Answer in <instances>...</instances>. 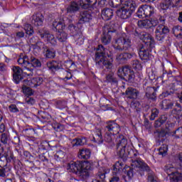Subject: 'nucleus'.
<instances>
[{
  "label": "nucleus",
  "instance_id": "1",
  "mask_svg": "<svg viewBox=\"0 0 182 182\" xmlns=\"http://www.w3.org/2000/svg\"><path fill=\"white\" fill-rule=\"evenodd\" d=\"M113 38L112 48L114 50L123 52L132 49V36L130 34L122 33L119 34L117 30L109 26L104 28V32L101 37V42L103 45H109L112 42Z\"/></svg>",
  "mask_w": 182,
  "mask_h": 182
},
{
  "label": "nucleus",
  "instance_id": "2",
  "mask_svg": "<svg viewBox=\"0 0 182 182\" xmlns=\"http://www.w3.org/2000/svg\"><path fill=\"white\" fill-rule=\"evenodd\" d=\"M159 23H160L159 25ZM166 18L164 16H158L156 18H151L150 20H141L138 21V26L139 28H145L149 29L151 26H157L155 30V39L159 43H163L166 40V35L170 33V29L167 26H165Z\"/></svg>",
  "mask_w": 182,
  "mask_h": 182
},
{
  "label": "nucleus",
  "instance_id": "3",
  "mask_svg": "<svg viewBox=\"0 0 182 182\" xmlns=\"http://www.w3.org/2000/svg\"><path fill=\"white\" fill-rule=\"evenodd\" d=\"M95 65L100 69H108L109 70L113 68V60H108L107 58H112V55L107 53V50L105 49L102 45H99L95 53Z\"/></svg>",
  "mask_w": 182,
  "mask_h": 182
},
{
  "label": "nucleus",
  "instance_id": "4",
  "mask_svg": "<svg viewBox=\"0 0 182 182\" xmlns=\"http://www.w3.org/2000/svg\"><path fill=\"white\" fill-rule=\"evenodd\" d=\"M17 62L20 66L23 68L25 72L24 73L27 75V76H33V69L31 68H41L42 66V63L39 59L35 57H31L30 60L28 55L25 54H21L18 56Z\"/></svg>",
  "mask_w": 182,
  "mask_h": 182
},
{
  "label": "nucleus",
  "instance_id": "5",
  "mask_svg": "<svg viewBox=\"0 0 182 182\" xmlns=\"http://www.w3.org/2000/svg\"><path fill=\"white\" fill-rule=\"evenodd\" d=\"M67 170L77 175L80 180H86L89 177V170H90V164L87 161H77L71 162L67 166Z\"/></svg>",
  "mask_w": 182,
  "mask_h": 182
},
{
  "label": "nucleus",
  "instance_id": "6",
  "mask_svg": "<svg viewBox=\"0 0 182 182\" xmlns=\"http://www.w3.org/2000/svg\"><path fill=\"white\" fill-rule=\"evenodd\" d=\"M105 135L104 137L105 141L109 144V149H113L114 142L112 136L119 134L120 133V126L114 122H107L105 127Z\"/></svg>",
  "mask_w": 182,
  "mask_h": 182
},
{
  "label": "nucleus",
  "instance_id": "7",
  "mask_svg": "<svg viewBox=\"0 0 182 182\" xmlns=\"http://www.w3.org/2000/svg\"><path fill=\"white\" fill-rule=\"evenodd\" d=\"M131 166L132 168H129V170L127 171V176L128 177V180H130L134 173V168H136V171L140 170L141 171H146L149 174H151L153 172L151 169H150V166L146 164V162L143 161V160L140 158H133L131 159Z\"/></svg>",
  "mask_w": 182,
  "mask_h": 182
},
{
  "label": "nucleus",
  "instance_id": "8",
  "mask_svg": "<svg viewBox=\"0 0 182 182\" xmlns=\"http://www.w3.org/2000/svg\"><path fill=\"white\" fill-rule=\"evenodd\" d=\"M129 147H130V146L127 142V139L124 138V136L119 135V137L117 138V154L123 161H126L127 157H129V151L126 152V150H129Z\"/></svg>",
  "mask_w": 182,
  "mask_h": 182
},
{
  "label": "nucleus",
  "instance_id": "9",
  "mask_svg": "<svg viewBox=\"0 0 182 182\" xmlns=\"http://www.w3.org/2000/svg\"><path fill=\"white\" fill-rule=\"evenodd\" d=\"M137 5L133 1H128L123 3L120 9L117 10V14L121 19H129L136 11Z\"/></svg>",
  "mask_w": 182,
  "mask_h": 182
},
{
  "label": "nucleus",
  "instance_id": "10",
  "mask_svg": "<svg viewBox=\"0 0 182 182\" xmlns=\"http://www.w3.org/2000/svg\"><path fill=\"white\" fill-rule=\"evenodd\" d=\"M164 171L169 176L171 182L182 181V164L179 168H176L173 164H167L164 166Z\"/></svg>",
  "mask_w": 182,
  "mask_h": 182
},
{
  "label": "nucleus",
  "instance_id": "11",
  "mask_svg": "<svg viewBox=\"0 0 182 182\" xmlns=\"http://www.w3.org/2000/svg\"><path fill=\"white\" fill-rule=\"evenodd\" d=\"M43 83V78L42 77H36L33 79L24 80L23 81V92L26 96H32L33 95V91L31 87H36V86H41ZM28 86H30L28 87Z\"/></svg>",
  "mask_w": 182,
  "mask_h": 182
},
{
  "label": "nucleus",
  "instance_id": "12",
  "mask_svg": "<svg viewBox=\"0 0 182 182\" xmlns=\"http://www.w3.org/2000/svg\"><path fill=\"white\" fill-rule=\"evenodd\" d=\"M65 29V21H55L53 22V30L58 31L57 39L61 43H65L68 41V33L63 31Z\"/></svg>",
  "mask_w": 182,
  "mask_h": 182
},
{
  "label": "nucleus",
  "instance_id": "13",
  "mask_svg": "<svg viewBox=\"0 0 182 182\" xmlns=\"http://www.w3.org/2000/svg\"><path fill=\"white\" fill-rule=\"evenodd\" d=\"M118 76L126 80V82H133L134 80V72L129 66H124L118 69Z\"/></svg>",
  "mask_w": 182,
  "mask_h": 182
},
{
  "label": "nucleus",
  "instance_id": "14",
  "mask_svg": "<svg viewBox=\"0 0 182 182\" xmlns=\"http://www.w3.org/2000/svg\"><path fill=\"white\" fill-rule=\"evenodd\" d=\"M155 14L154 7L149 5H144L139 8L136 12V16L142 19L143 18H151V16H154Z\"/></svg>",
  "mask_w": 182,
  "mask_h": 182
},
{
  "label": "nucleus",
  "instance_id": "15",
  "mask_svg": "<svg viewBox=\"0 0 182 182\" xmlns=\"http://www.w3.org/2000/svg\"><path fill=\"white\" fill-rule=\"evenodd\" d=\"M153 47H150V45H145L140 44L138 46V51L140 59L141 60H149L151 59V54H150V50Z\"/></svg>",
  "mask_w": 182,
  "mask_h": 182
},
{
  "label": "nucleus",
  "instance_id": "16",
  "mask_svg": "<svg viewBox=\"0 0 182 182\" xmlns=\"http://www.w3.org/2000/svg\"><path fill=\"white\" fill-rule=\"evenodd\" d=\"M134 35L135 36H138L141 41H144L146 46L149 45V48H154V40L149 34L144 32L139 33L138 31H135Z\"/></svg>",
  "mask_w": 182,
  "mask_h": 182
},
{
  "label": "nucleus",
  "instance_id": "17",
  "mask_svg": "<svg viewBox=\"0 0 182 182\" xmlns=\"http://www.w3.org/2000/svg\"><path fill=\"white\" fill-rule=\"evenodd\" d=\"M38 35L43 39H46L48 42H50L53 45V46H56L58 43V42L56 41V38H55V36L53 34H50V33H49V31L45 28L39 30Z\"/></svg>",
  "mask_w": 182,
  "mask_h": 182
},
{
  "label": "nucleus",
  "instance_id": "18",
  "mask_svg": "<svg viewBox=\"0 0 182 182\" xmlns=\"http://www.w3.org/2000/svg\"><path fill=\"white\" fill-rule=\"evenodd\" d=\"M180 2L181 0H164L160 4L159 8L163 11H167L168 8L180 6Z\"/></svg>",
  "mask_w": 182,
  "mask_h": 182
},
{
  "label": "nucleus",
  "instance_id": "19",
  "mask_svg": "<svg viewBox=\"0 0 182 182\" xmlns=\"http://www.w3.org/2000/svg\"><path fill=\"white\" fill-rule=\"evenodd\" d=\"M134 58V53H129V52H124L122 53H119L116 57V60L118 62V63H127L128 60H130V59Z\"/></svg>",
  "mask_w": 182,
  "mask_h": 182
},
{
  "label": "nucleus",
  "instance_id": "20",
  "mask_svg": "<svg viewBox=\"0 0 182 182\" xmlns=\"http://www.w3.org/2000/svg\"><path fill=\"white\" fill-rule=\"evenodd\" d=\"M40 50H43V55L47 59H54L56 56V51L53 48L48 47V46L43 44V46L40 48Z\"/></svg>",
  "mask_w": 182,
  "mask_h": 182
},
{
  "label": "nucleus",
  "instance_id": "21",
  "mask_svg": "<svg viewBox=\"0 0 182 182\" xmlns=\"http://www.w3.org/2000/svg\"><path fill=\"white\" fill-rule=\"evenodd\" d=\"M145 97L150 102H156L157 100V94L156 93V87H147L145 91Z\"/></svg>",
  "mask_w": 182,
  "mask_h": 182
},
{
  "label": "nucleus",
  "instance_id": "22",
  "mask_svg": "<svg viewBox=\"0 0 182 182\" xmlns=\"http://www.w3.org/2000/svg\"><path fill=\"white\" fill-rule=\"evenodd\" d=\"M123 95H126L128 99H132L133 100H136V99L139 97L140 92H139V90H137V89L136 88L129 87L126 90L125 93L124 92Z\"/></svg>",
  "mask_w": 182,
  "mask_h": 182
},
{
  "label": "nucleus",
  "instance_id": "23",
  "mask_svg": "<svg viewBox=\"0 0 182 182\" xmlns=\"http://www.w3.org/2000/svg\"><path fill=\"white\" fill-rule=\"evenodd\" d=\"M46 66L53 73H55L56 71L59 70L62 68V64L59 61L52 60L46 63Z\"/></svg>",
  "mask_w": 182,
  "mask_h": 182
},
{
  "label": "nucleus",
  "instance_id": "24",
  "mask_svg": "<svg viewBox=\"0 0 182 182\" xmlns=\"http://www.w3.org/2000/svg\"><path fill=\"white\" fill-rule=\"evenodd\" d=\"M13 79L16 83H19L22 79H23V76H22V73H23V71L22 70V68L19 67H14L13 68Z\"/></svg>",
  "mask_w": 182,
  "mask_h": 182
},
{
  "label": "nucleus",
  "instance_id": "25",
  "mask_svg": "<svg viewBox=\"0 0 182 182\" xmlns=\"http://www.w3.org/2000/svg\"><path fill=\"white\" fill-rule=\"evenodd\" d=\"M173 106H174V101L170 99L163 100L159 103V107H161V110H164L165 112H167V110H170L171 109H173Z\"/></svg>",
  "mask_w": 182,
  "mask_h": 182
},
{
  "label": "nucleus",
  "instance_id": "26",
  "mask_svg": "<svg viewBox=\"0 0 182 182\" xmlns=\"http://www.w3.org/2000/svg\"><path fill=\"white\" fill-rule=\"evenodd\" d=\"M31 22L36 26H41L43 23V15L40 13L33 15Z\"/></svg>",
  "mask_w": 182,
  "mask_h": 182
},
{
  "label": "nucleus",
  "instance_id": "27",
  "mask_svg": "<svg viewBox=\"0 0 182 182\" xmlns=\"http://www.w3.org/2000/svg\"><path fill=\"white\" fill-rule=\"evenodd\" d=\"M29 43L34 49L41 50L43 45H45V43L39 41V38L38 37H32L31 38H30Z\"/></svg>",
  "mask_w": 182,
  "mask_h": 182
},
{
  "label": "nucleus",
  "instance_id": "28",
  "mask_svg": "<svg viewBox=\"0 0 182 182\" xmlns=\"http://www.w3.org/2000/svg\"><path fill=\"white\" fill-rule=\"evenodd\" d=\"M102 18L104 21H110L112 18H113V9H104L102 11Z\"/></svg>",
  "mask_w": 182,
  "mask_h": 182
},
{
  "label": "nucleus",
  "instance_id": "29",
  "mask_svg": "<svg viewBox=\"0 0 182 182\" xmlns=\"http://www.w3.org/2000/svg\"><path fill=\"white\" fill-rule=\"evenodd\" d=\"M97 0H80L79 4L83 9H87L93 5H96Z\"/></svg>",
  "mask_w": 182,
  "mask_h": 182
},
{
  "label": "nucleus",
  "instance_id": "30",
  "mask_svg": "<svg viewBox=\"0 0 182 182\" xmlns=\"http://www.w3.org/2000/svg\"><path fill=\"white\" fill-rule=\"evenodd\" d=\"M109 170H104L102 172H98L96 176V179L92 182H105L106 181V174L109 173Z\"/></svg>",
  "mask_w": 182,
  "mask_h": 182
},
{
  "label": "nucleus",
  "instance_id": "31",
  "mask_svg": "<svg viewBox=\"0 0 182 182\" xmlns=\"http://www.w3.org/2000/svg\"><path fill=\"white\" fill-rule=\"evenodd\" d=\"M90 11H84L80 14V22H90L92 19Z\"/></svg>",
  "mask_w": 182,
  "mask_h": 182
},
{
  "label": "nucleus",
  "instance_id": "32",
  "mask_svg": "<svg viewBox=\"0 0 182 182\" xmlns=\"http://www.w3.org/2000/svg\"><path fill=\"white\" fill-rule=\"evenodd\" d=\"M167 119H168V117L166 114L161 115L158 119H156L154 122V127L156 129H159V127H161L166 122H167Z\"/></svg>",
  "mask_w": 182,
  "mask_h": 182
},
{
  "label": "nucleus",
  "instance_id": "33",
  "mask_svg": "<svg viewBox=\"0 0 182 182\" xmlns=\"http://www.w3.org/2000/svg\"><path fill=\"white\" fill-rule=\"evenodd\" d=\"M106 80L108 83H111V85H114L115 86H117V83L119 82L113 72L109 73L106 75Z\"/></svg>",
  "mask_w": 182,
  "mask_h": 182
},
{
  "label": "nucleus",
  "instance_id": "34",
  "mask_svg": "<svg viewBox=\"0 0 182 182\" xmlns=\"http://www.w3.org/2000/svg\"><path fill=\"white\" fill-rule=\"evenodd\" d=\"M79 159H83L84 160H87L90 159V150L87 149H80L78 153Z\"/></svg>",
  "mask_w": 182,
  "mask_h": 182
},
{
  "label": "nucleus",
  "instance_id": "35",
  "mask_svg": "<svg viewBox=\"0 0 182 182\" xmlns=\"http://www.w3.org/2000/svg\"><path fill=\"white\" fill-rule=\"evenodd\" d=\"M87 140L85 137L82 138H75L72 140L71 143L73 144V147H75V146H83L86 144Z\"/></svg>",
  "mask_w": 182,
  "mask_h": 182
},
{
  "label": "nucleus",
  "instance_id": "36",
  "mask_svg": "<svg viewBox=\"0 0 182 182\" xmlns=\"http://www.w3.org/2000/svg\"><path fill=\"white\" fill-rule=\"evenodd\" d=\"M79 11V4L76 2H71L70 6L67 8L68 14H75V12H77Z\"/></svg>",
  "mask_w": 182,
  "mask_h": 182
},
{
  "label": "nucleus",
  "instance_id": "37",
  "mask_svg": "<svg viewBox=\"0 0 182 182\" xmlns=\"http://www.w3.org/2000/svg\"><path fill=\"white\" fill-rule=\"evenodd\" d=\"M0 141L2 144H6L9 146V143L11 141V138L9 137V134L7 133H3L0 134Z\"/></svg>",
  "mask_w": 182,
  "mask_h": 182
},
{
  "label": "nucleus",
  "instance_id": "38",
  "mask_svg": "<svg viewBox=\"0 0 182 182\" xmlns=\"http://www.w3.org/2000/svg\"><path fill=\"white\" fill-rule=\"evenodd\" d=\"M124 2H129V1H124V0H111L109 1V5L112 8H119V6H123V4Z\"/></svg>",
  "mask_w": 182,
  "mask_h": 182
},
{
  "label": "nucleus",
  "instance_id": "39",
  "mask_svg": "<svg viewBox=\"0 0 182 182\" xmlns=\"http://www.w3.org/2000/svg\"><path fill=\"white\" fill-rule=\"evenodd\" d=\"M69 25H68V29L70 31L71 33H73L75 36V35H77V31H79V28L76 26H75L73 23H72V20H68Z\"/></svg>",
  "mask_w": 182,
  "mask_h": 182
},
{
  "label": "nucleus",
  "instance_id": "40",
  "mask_svg": "<svg viewBox=\"0 0 182 182\" xmlns=\"http://www.w3.org/2000/svg\"><path fill=\"white\" fill-rule=\"evenodd\" d=\"M94 141L98 144H102L103 143V136H102V132L99 130L95 134V136L93 137Z\"/></svg>",
  "mask_w": 182,
  "mask_h": 182
},
{
  "label": "nucleus",
  "instance_id": "41",
  "mask_svg": "<svg viewBox=\"0 0 182 182\" xmlns=\"http://www.w3.org/2000/svg\"><path fill=\"white\" fill-rule=\"evenodd\" d=\"M4 158L7 162L12 161L14 159V154H12V152L11 151V147L7 146V151L4 153Z\"/></svg>",
  "mask_w": 182,
  "mask_h": 182
},
{
  "label": "nucleus",
  "instance_id": "42",
  "mask_svg": "<svg viewBox=\"0 0 182 182\" xmlns=\"http://www.w3.org/2000/svg\"><path fill=\"white\" fill-rule=\"evenodd\" d=\"M168 134V131H166L165 129H162L161 131L159 129L154 131V135L156 137H166V136H167Z\"/></svg>",
  "mask_w": 182,
  "mask_h": 182
},
{
  "label": "nucleus",
  "instance_id": "43",
  "mask_svg": "<svg viewBox=\"0 0 182 182\" xmlns=\"http://www.w3.org/2000/svg\"><path fill=\"white\" fill-rule=\"evenodd\" d=\"M120 181V172L113 171L112 177L109 179V182H119Z\"/></svg>",
  "mask_w": 182,
  "mask_h": 182
},
{
  "label": "nucleus",
  "instance_id": "44",
  "mask_svg": "<svg viewBox=\"0 0 182 182\" xmlns=\"http://www.w3.org/2000/svg\"><path fill=\"white\" fill-rule=\"evenodd\" d=\"M24 31H26V35H28V36L33 35V28L31 24H25Z\"/></svg>",
  "mask_w": 182,
  "mask_h": 182
},
{
  "label": "nucleus",
  "instance_id": "45",
  "mask_svg": "<svg viewBox=\"0 0 182 182\" xmlns=\"http://www.w3.org/2000/svg\"><path fill=\"white\" fill-rule=\"evenodd\" d=\"M168 151V146L166 144H163L160 148H159V154L160 156H167V151Z\"/></svg>",
  "mask_w": 182,
  "mask_h": 182
},
{
  "label": "nucleus",
  "instance_id": "46",
  "mask_svg": "<svg viewBox=\"0 0 182 182\" xmlns=\"http://www.w3.org/2000/svg\"><path fill=\"white\" fill-rule=\"evenodd\" d=\"M132 68L135 70H141L142 66L141 63H140V61L137 60H134L132 62Z\"/></svg>",
  "mask_w": 182,
  "mask_h": 182
},
{
  "label": "nucleus",
  "instance_id": "47",
  "mask_svg": "<svg viewBox=\"0 0 182 182\" xmlns=\"http://www.w3.org/2000/svg\"><path fill=\"white\" fill-rule=\"evenodd\" d=\"M75 41L77 43V45H82V43L85 42V40L83 39V36L80 34H75L74 36Z\"/></svg>",
  "mask_w": 182,
  "mask_h": 182
},
{
  "label": "nucleus",
  "instance_id": "48",
  "mask_svg": "<svg viewBox=\"0 0 182 182\" xmlns=\"http://www.w3.org/2000/svg\"><path fill=\"white\" fill-rule=\"evenodd\" d=\"M57 107L58 109H65V107H68V102L66 101L63 100H58L56 102Z\"/></svg>",
  "mask_w": 182,
  "mask_h": 182
},
{
  "label": "nucleus",
  "instance_id": "49",
  "mask_svg": "<svg viewBox=\"0 0 182 182\" xmlns=\"http://www.w3.org/2000/svg\"><path fill=\"white\" fill-rule=\"evenodd\" d=\"M159 111L157 108H154L151 109V114L149 117L150 120H154L157 116H159Z\"/></svg>",
  "mask_w": 182,
  "mask_h": 182
},
{
  "label": "nucleus",
  "instance_id": "50",
  "mask_svg": "<svg viewBox=\"0 0 182 182\" xmlns=\"http://www.w3.org/2000/svg\"><path fill=\"white\" fill-rule=\"evenodd\" d=\"M182 27L179 26H175L173 28V33L176 38H178V36L180 35V32L181 31Z\"/></svg>",
  "mask_w": 182,
  "mask_h": 182
},
{
  "label": "nucleus",
  "instance_id": "51",
  "mask_svg": "<svg viewBox=\"0 0 182 182\" xmlns=\"http://www.w3.org/2000/svg\"><path fill=\"white\" fill-rule=\"evenodd\" d=\"M122 168H123V163L118 161L114 165L113 171H119L120 173Z\"/></svg>",
  "mask_w": 182,
  "mask_h": 182
},
{
  "label": "nucleus",
  "instance_id": "52",
  "mask_svg": "<svg viewBox=\"0 0 182 182\" xmlns=\"http://www.w3.org/2000/svg\"><path fill=\"white\" fill-rule=\"evenodd\" d=\"M173 136H175L176 139H180L182 137V127H179L176 131H174Z\"/></svg>",
  "mask_w": 182,
  "mask_h": 182
},
{
  "label": "nucleus",
  "instance_id": "53",
  "mask_svg": "<svg viewBox=\"0 0 182 182\" xmlns=\"http://www.w3.org/2000/svg\"><path fill=\"white\" fill-rule=\"evenodd\" d=\"M65 158V152L63 151H58L55 155V160H62V159Z\"/></svg>",
  "mask_w": 182,
  "mask_h": 182
},
{
  "label": "nucleus",
  "instance_id": "54",
  "mask_svg": "<svg viewBox=\"0 0 182 182\" xmlns=\"http://www.w3.org/2000/svg\"><path fill=\"white\" fill-rule=\"evenodd\" d=\"M172 127H174V123L173 122H167L165 125V129L168 133H170L171 132Z\"/></svg>",
  "mask_w": 182,
  "mask_h": 182
},
{
  "label": "nucleus",
  "instance_id": "55",
  "mask_svg": "<svg viewBox=\"0 0 182 182\" xmlns=\"http://www.w3.org/2000/svg\"><path fill=\"white\" fill-rule=\"evenodd\" d=\"M9 110L13 113H18V112H19V109L15 105H11L9 107Z\"/></svg>",
  "mask_w": 182,
  "mask_h": 182
},
{
  "label": "nucleus",
  "instance_id": "56",
  "mask_svg": "<svg viewBox=\"0 0 182 182\" xmlns=\"http://www.w3.org/2000/svg\"><path fill=\"white\" fill-rule=\"evenodd\" d=\"M25 102L27 103V105H35V99L32 97H27L25 99Z\"/></svg>",
  "mask_w": 182,
  "mask_h": 182
},
{
  "label": "nucleus",
  "instance_id": "57",
  "mask_svg": "<svg viewBox=\"0 0 182 182\" xmlns=\"http://www.w3.org/2000/svg\"><path fill=\"white\" fill-rule=\"evenodd\" d=\"M148 181L149 182H157V180H156V177H154V175L152 173L148 174Z\"/></svg>",
  "mask_w": 182,
  "mask_h": 182
},
{
  "label": "nucleus",
  "instance_id": "58",
  "mask_svg": "<svg viewBox=\"0 0 182 182\" xmlns=\"http://www.w3.org/2000/svg\"><path fill=\"white\" fill-rule=\"evenodd\" d=\"M6 151H8V149H6V151H5V149H4V147L0 145V156H1V157L0 158V163L2 161V160L1 159H4V154H5V153H6Z\"/></svg>",
  "mask_w": 182,
  "mask_h": 182
},
{
  "label": "nucleus",
  "instance_id": "59",
  "mask_svg": "<svg viewBox=\"0 0 182 182\" xmlns=\"http://www.w3.org/2000/svg\"><path fill=\"white\" fill-rule=\"evenodd\" d=\"M25 36V33L23 31H18L16 34V38L17 39H21Z\"/></svg>",
  "mask_w": 182,
  "mask_h": 182
},
{
  "label": "nucleus",
  "instance_id": "60",
  "mask_svg": "<svg viewBox=\"0 0 182 182\" xmlns=\"http://www.w3.org/2000/svg\"><path fill=\"white\" fill-rule=\"evenodd\" d=\"M6 70V65L4 63H0V72H5Z\"/></svg>",
  "mask_w": 182,
  "mask_h": 182
},
{
  "label": "nucleus",
  "instance_id": "61",
  "mask_svg": "<svg viewBox=\"0 0 182 182\" xmlns=\"http://www.w3.org/2000/svg\"><path fill=\"white\" fill-rule=\"evenodd\" d=\"M0 177H3L4 178H5V177H6V174L5 173L4 168H0Z\"/></svg>",
  "mask_w": 182,
  "mask_h": 182
},
{
  "label": "nucleus",
  "instance_id": "62",
  "mask_svg": "<svg viewBox=\"0 0 182 182\" xmlns=\"http://www.w3.org/2000/svg\"><path fill=\"white\" fill-rule=\"evenodd\" d=\"M106 0H98V5H100L101 7L105 6L106 5Z\"/></svg>",
  "mask_w": 182,
  "mask_h": 182
},
{
  "label": "nucleus",
  "instance_id": "63",
  "mask_svg": "<svg viewBox=\"0 0 182 182\" xmlns=\"http://www.w3.org/2000/svg\"><path fill=\"white\" fill-rule=\"evenodd\" d=\"M5 132V125L4 124H0V135Z\"/></svg>",
  "mask_w": 182,
  "mask_h": 182
},
{
  "label": "nucleus",
  "instance_id": "64",
  "mask_svg": "<svg viewBox=\"0 0 182 182\" xmlns=\"http://www.w3.org/2000/svg\"><path fill=\"white\" fill-rule=\"evenodd\" d=\"M178 21L182 23V11L179 12V16L178 17Z\"/></svg>",
  "mask_w": 182,
  "mask_h": 182
}]
</instances>
